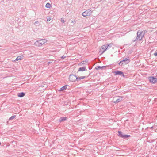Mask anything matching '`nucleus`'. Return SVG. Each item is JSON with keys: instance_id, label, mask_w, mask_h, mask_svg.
Instances as JSON below:
<instances>
[{"instance_id": "obj_24", "label": "nucleus", "mask_w": 157, "mask_h": 157, "mask_svg": "<svg viewBox=\"0 0 157 157\" xmlns=\"http://www.w3.org/2000/svg\"><path fill=\"white\" fill-rule=\"evenodd\" d=\"M39 24V22L38 21H36L35 22L34 24Z\"/></svg>"}, {"instance_id": "obj_29", "label": "nucleus", "mask_w": 157, "mask_h": 157, "mask_svg": "<svg viewBox=\"0 0 157 157\" xmlns=\"http://www.w3.org/2000/svg\"><path fill=\"white\" fill-rule=\"evenodd\" d=\"M156 76H157V72L156 73Z\"/></svg>"}, {"instance_id": "obj_21", "label": "nucleus", "mask_w": 157, "mask_h": 157, "mask_svg": "<svg viewBox=\"0 0 157 157\" xmlns=\"http://www.w3.org/2000/svg\"><path fill=\"white\" fill-rule=\"evenodd\" d=\"M61 21L62 23H63L65 22V21L63 18H61Z\"/></svg>"}, {"instance_id": "obj_22", "label": "nucleus", "mask_w": 157, "mask_h": 157, "mask_svg": "<svg viewBox=\"0 0 157 157\" xmlns=\"http://www.w3.org/2000/svg\"><path fill=\"white\" fill-rule=\"evenodd\" d=\"M106 45H109V48H110L112 46V44H107Z\"/></svg>"}, {"instance_id": "obj_9", "label": "nucleus", "mask_w": 157, "mask_h": 157, "mask_svg": "<svg viewBox=\"0 0 157 157\" xmlns=\"http://www.w3.org/2000/svg\"><path fill=\"white\" fill-rule=\"evenodd\" d=\"M119 98L117 99V100L116 101L114 102L115 103H118L120 101H122L124 100L123 99L124 98V97L123 96H119Z\"/></svg>"}, {"instance_id": "obj_13", "label": "nucleus", "mask_w": 157, "mask_h": 157, "mask_svg": "<svg viewBox=\"0 0 157 157\" xmlns=\"http://www.w3.org/2000/svg\"><path fill=\"white\" fill-rule=\"evenodd\" d=\"M67 118V117H61L59 118V122H61L64 121L66 120Z\"/></svg>"}, {"instance_id": "obj_20", "label": "nucleus", "mask_w": 157, "mask_h": 157, "mask_svg": "<svg viewBox=\"0 0 157 157\" xmlns=\"http://www.w3.org/2000/svg\"><path fill=\"white\" fill-rule=\"evenodd\" d=\"M85 64V63H84V61H82L80 63V65H82L83 64Z\"/></svg>"}, {"instance_id": "obj_23", "label": "nucleus", "mask_w": 157, "mask_h": 157, "mask_svg": "<svg viewBox=\"0 0 157 157\" xmlns=\"http://www.w3.org/2000/svg\"><path fill=\"white\" fill-rule=\"evenodd\" d=\"M51 18L50 17H48L47 18V21H50L51 20Z\"/></svg>"}, {"instance_id": "obj_12", "label": "nucleus", "mask_w": 157, "mask_h": 157, "mask_svg": "<svg viewBox=\"0 0 157 157\" xmlns=\"http://www.w3.org/2000/svg\"><path fill=\"white\" fill-rule=\"evenodd\" d=\"M86 70L87 69H86V67L85 66L83 67H80L79 68L77 72V73H78L79 72V71H84Z\"/></svg>"}, {"instance_id": "obj_2", "label": "nucleus", "mask_w": 157, "mask_h": 157, "mask_svg": "<svg viewBox=\"0 0 157 157\" xmlns=\"http://www.w3.org/2000/svg\"><path fill=\"white\" fill-rule=\"evenodd\" d=\"M130 62V59L129 57L128 58H125L123 60L121 61L118 63L119 65L122 66V65H125L128 64Z\"/></svg>"}, {"instance_id": "obj_11", "label": "nucleus", "mask_w": 157, "mask_h": 157, "mask_svg": "<svg viewBox=\"0 0 157 157\" xmlns=\"http://www.w3.org/2000/svg\"><path fill=\"white\" fill-rule=\"evenodd\" d=\"M108 47L109 45H105L102 46L101 48V49L103 50L102 53H104L107 49L108 48Z\"/></svg>"}, {"instance_id": "obj_17", "label": "nucleus", "mask_w": 157, "mask_h": 157, "mask_svg": "<svg viewBox=\"0 0 157 157\" xmlns=\"http://www.w3.org/2000/svg\"><path fill=\"white\" fill-rule=\"evenodd\" d=\"M67 85H65L62 87L60 89V91H63L67 89Z\"/></svg>"}, {"instance_id": "obj_8", "label": "nucleus", "mask_w": 157, "mask_h": 157, "mask_svg": "<svg viewBox=\"0 0 157 157\" xmlns=\"http://www.w3.org/2000/svg\"><path fill=\"white\" fill-rule=\"evenodd\" d=\"M114 73L116 75H120L124 77L125 76L123 72L121 71H116L114 72Z\"/></svg>"}, {"instance_id": "obj_6", "label": "nucleus", "mask_w": 157, "mask_h": 157, "mask_svg": "<svg viewBox=\"0 0 157 157\" xmlns=\"http://www.w3.org/2000/svg\"><path fill=\"white\" fill-rule=\"evenodd\" d=\"M91 10L90 9L87 10L85 12L82 13V15L84 17L89 16L91 15L92 12Z\"/></svg>"}, {"instance_id": "obj_19", "label": "nucleus", "mask_w": 157, "mask_h": 157, "mask_svg": "<svg viewBox=\"0 0 157 157\" xmlns=\"http://www.w3.org/2000/svg\"><path fill=\"white\" fill-rule=\"evenodd\" d=\"M50 6H51V5L49 3H47L46 5H45V7H46L47 8H50Z\"/></svg>"}, {"instance_id": "obj_16", "label": "nucleus", "mask_w": 157, "mask_h": 157, "mask_svg": "<svg viewBox=\"0 0 157 157\" xmlns=\"http://www.w3.org/2000/svg\"><path fill=\"white\" fill-rule=\"evenodd\" d=\"M105 67V66H102V67L98 66H97L95 68V69L96 70L102 69L103 68H104V67Z\"/></svg>"}, {"instance_id": "obj_28", "label": "nucleus", "mask_w": 157, "mask_h": 157, "mask_svg": "<svg viewBox=\"0 0 157 157\" xmlns=\"http://www.w3.org/2000/svg\"><path fill=\"white\" fill-rule=\"evenodd\" d=\"M74 22H75V21H73L72 20L71 21V22L72 23H73Z\"/></svg>"}, {"instance_id": "obj_25", "label": "nucleus", "mask_w": 157, "mask_h": 157, "mask_svg": "<svg viewBox=\"0 0 157 157\" xmlns=\"http://www.w3.org/2000/svg\"><path fill=\"white\" fill-rule=\"evenodd\" d=\"M154 55L155 56H157V52H156L154 54Z\"/></svg>"}, {"instance_id": "obj_30", "label": "nucleus", "mask_w": 157, "mask_h": 157, "mask_svg": "<svg viewBox=\"0 0 157 157\" xmlns=\"http://www.w3.org/2000/svg\"><path fill=\"white\" fill-rule=\"evenodd\" d=\"M153 128V127H151V128Z\"/></svg>"}, {"instance_id": "obj_18", "label": "nucleus", "mask_w": 157, "mask_h": 157, "mask_svg": "<svg viewBox=\"0 0 157 157\" xmlns=\"http://www.w3.org/2000/svg\"><path fill=\"white\" fill-rule=\"evenodd\" d=\"M16 117V115H13L10 117L9 119V120H11L14 119Z\"/></svg>"}, {"instance_id": "obj_7", "label": "nucleus", "mask_w": 157, "mask_h": 157, "mask_svg": "<svg viewBox=\"0 0 157 157\" xmlns=\"http://www.w3.org/2000/svg\"><path fill=\"white\" fill-rule=\"evenodd\" d=\"M150 82L153 83H155L157 82V78L154 77H150L149 78Z\"/></svg>"}, {"instance_id": "obj_3", "label": "nucleus", "mask_w": 157, "mask_h": 157, "mask_svg": "<svg viewBox=\"0 0 157 157\" xmlns=\"http://www.w3.org/2000/svg\"><path fill=\"white\" fill-rule=\"evenodd\" d=\"M47 40L41 39L39 40H37L35 42V44L37 46L40 47L47 42Z\"/></svg>"}, {"instance_id": "obj_27", "label": "nucleus", "mask_w": 157, "mask_h": 157, "mask_svg": "<svg viewBox=\"0 0 157 157\" xmlns=\"http://www.w3.org/2000/svg\"><path fill=\"white\" fill-rule=\"evenodd\" d=\"M62 58L64 59L65 58V57H64L63 56H62Z\"/></svg>"}, {"instance_id": "obj_4", "label": "nucleus", "mask_w": 157, "mask_h": 157, "mask_svg": "<svg viewBox=\"0 0 157 157\" xmlns=\"http://www.w3.org/2000/svg\"><path fill=\"white\" fill-rule=\"evenodd\" d=\"M118 136L124 139H127L129 137L131 136L130 135H124L123 132L121 131H118Z\"/></svg>"}, {"instance_id": "obj_5", "label": "nucleus", "mask_w": 157, "mask_h": 157, "mask_svg": "<svg viewBox=\"0 0 157 157\" xmlns=\"http://www.w3.org/2000/svg\"><path fill=\"white\" fill-rule=\"evenodd\" d=\"M69 79L71 82H74L76 81L77 82L78 76L75 75L71 74L69 75Z\"/></svg>"}, {"instance_id": "obj_26", "label": "nucleus", "mask_w": 157, "mask_h": 157, "mask_svg": "<svg viewBox=\"0 0 157 157\" xmlns=\"http://www.w3.org/2000/svg\"><path fill=\"white\" fill-rule=\"evenodd\" d=\"M51 63H52V62H48V64L49 65V64Z\"/></svg>"}, {"instance_id": "obj_10", "label": "nucleus", "mask_w": 157, "mask_h": 157, "mask_svg": "<svg viewBox=\"0 0 157 157\" xmlns=\"http://www.w3.org/2000/svg\"><path fill=\"white\" fill-rule=\"evenodd\" d=\"M90 75V73H89V74L87 76H84L79 77L78 75V79H77V82H78L81 80V79H84L86 78L87 77H88Z\"/></svg>"}, {"instance_id": "obj_15", "label": "nucleus", "mask_w": 157, "mask_h": 157, "mask_svg": "<svg viewBox=\"0 0 157 157\" xmlns=\"http://www.w3.org/2000/svg\"><path fill=\"white\" fill-rule=\"evenodd\" d=\"M23 58L22 56H17L15 61H18L21 60Z\"/></svg>"}, {"instance_id": "obj_14", "label": "nucleus", "mask_w": 157, "mask_h": 157, "mask_svg": "<svg viewBox=\"0 0 157 157\" xmlns=\"http://www.w3.org/2000/svg\"><path fill=\"white\" fill-rule=\"evenodd\" d=\"M25 95V93L24 92H22L18 94L17 96L20 97H24Z\"/></svg>"}, {"instance_id": "obj_1", "label": "nucleus", "mask_w": 157, "mask_h": 157, "mask_svg": "<svg viewBox=\"0 0 157 157\" xmlns=\"http://www.w3.org/2000/svg\"><path fill=\"white\" fill-rule=\"evenodd\" d=\"M145 32V30H143V31H141L140 30H138L137 33L136 38L135 40H133V42H135L136 41L141 40L144 35Z\"/></svg>"}, {"instance_id": "obj_31", "label": "nucleus", "mask_w": 157, "mask_h": 157, "mask_svg": "<svg viewBox=\"0 0 157 157\" xmlns=\"http://www.w3.org/2000/svg\"><path fill=\"white\" fill-rule=\"evenodd\" d=\"M1 142H0V145H1Z\"/></svg>"}]
</instances>
